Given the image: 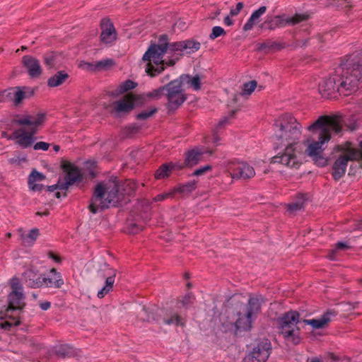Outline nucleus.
Instances as JSON below:
<instances>
[{"label": "nucleus", "mask_w": 362, "mask_h": 362, "mask_svg": "<svg viewBox=\"0 0 362 362\" xmlns=\"http://www.w3.org/2000/svg\"><path fill=\"white\" fill-rule=\"evenodd\" d=\"M267 11V7L265 6H261L259 9L255 11L247 23L243 26V30L245 31L250 30L254 25L255 24V21L263 15Z\"/></svg>", "instance_id": "obj_33"}, {"label": "nucleus", "mask_w": 362, "mask_h": 362, "mask_svg": "<svg viewBox=\"0 0 362 362\" xmlns=\"http://www.w3.org/2000/svg\"><path fill=\"white\" fill-rule=\"evenodd\" d=\"M226 31L220 26H215L212 28L211 33L209 35L211 40H214L221 35H225Z\"/></svg>", "instance_id": "obj_46"}, {"label": "nucleus", "mask_w": 362, "mask_h": 362, "mask_svg": "<svg viewBox=\"0 0 362 362\" xmlns=\"http://www.w3.org/2000/svg\"><path fill=\"white\" fill-rule=\"evenodd\" d=\"M54 353L59 358H71L79 356V351L69 344H59L54 348Z\"/></svg>", "instance_id": "obj_24"}, {"label": "nucleus", "mask_w": 362, "mask_h": 362, "mask_svg": "<svg viewBox=\"0 0 362 362\" xmlns=\"http://www.w3.org/2000/svg\"><path fill=\"white\" fill-rule=\"evenodd\" d=\"M11 291L8 296V306L5 311L0 312V327L10 330L20 325L19 313L25 306L23 287L18 278L10 281Z\"/></svg>", "instance_id": "obj_4"}, {"label": "nucleus", "mask_w": 362, "mask_h": 362, "mask_svg": "<svg viewBox=\"0 0 362 362\" xmlns=\"http://www.w3.org/2000/svg\"><path fill=\"white\" fill-rule=\"evenodd\" d=\"M28 346H32V347L35 348V349H40L42 348L41 344L37 343L35 340H33L32 339L28 340Z\"/></svg>", "instance_id": "obj_57"}, {"label": "nucleus", "mask_w": 362, "mask_h": 362, "mask_svg": "<svg viewBox=\"0 0 362 362\" xmlns=\"http://www.w3.org/2000/svg\"><path fill=\"white\" fill-rule=\"evenodd\" d=\"M137 95L134 97L125 96L122 100L115 101L110 105L103 104L105 110L112 114L119 115L121 113H128L134 107L135 104H139Z\"/></svg>", "instance_id": "obj_15"}, {"label": "nucleus", "mask_w": 362, "mask_h": 362, "mask_svg": "<svg viewBox=\"0 0 362 362\" xmlns=\"http://www.w3.org/2000/svg\"><path fill=\"white\" fill-rule=\"evenodd\" d=\"M165 92L168 109L170 111L177 110L187 99L185 90L182 88V83L178 79L173 80L165 85Z\"/></svg>", "instance_id": "obj_12"}, {"label": "nucleus", "mask_w": 362, "mask_h": 362, "mask_svg": "<svg viewBox=\"0 0 362 362\" xmlns=\"http://www.w3.org/2000/svg\"><path fill=\"white\" fill-rule=\"evenodd\" d=\"M305 200V197L300 195L296 201L288 204V211L291 213H295L300 210L303 208Z\"/></svg>", "instance_id": "obj_35"}, {"label": "nucleus", "mask_w": 362, "mask_h": 362, "mask_svg": "<svg viewBox=\"0 0 362 362\" xmlns=\"http://www.w3.org/2000/svg\"><path fill=\"white\" fill-rule=\"evenodd\" d=\"M196 188V182L191 181L177 187L175 191L183 194H188Z\"/></svg>", "instance_id": "obj_39"}, {"label": "nucleus", "mask_w": 362, "mask_h": 362, "mask_svg": "<svg viewBox=\"0 0 362 362\" xmlns=\"http://www.w3.org/2000/svg\"><path fill=\"white\" fill-rule=\"evenodd\" d=\"M147 313L148 312L146 308L143 307L141 309V313H140L141 319L147 321L153 320L158 322L162 320L163 324L168 325H173L175 326H184L185 325L184 319L175 313L168 312L163 309H158L157 310L156 316L152 314L151 315H148L146 317H145L144 315L147 314Z\"/></svg>", "instance_id": "obj_13"}, {"label": "nucleus", "mask_w": 362, "mask_h": 362, "mask_svg": "<svg viewBox=\"0 0 362 362\" xmlns=\"http://www.w3.org/2000/svg\"><path fill=\"white\" fill-rule=\"evenodd\" d=\"M45 120V114L42 112L37 115H29L16 120L19 125L29 126L28 130L21 128L15 131L12 138L21 147L25 148L30 146L34 142V135L37 132V127L42 124Z\"/></svg>", "instance_id": "obj_7"}, {"label": "nucleus", "mask_w": 362, "mask_h": 362, "mask_svg": "<svg viewBox=\"0 0 362 362\" xmlns=\"http://www.w3.org/2000/svg\"><path fill=\"white\" fill-rule=\"evenodd\" d=\"M139 127L136 124H132L125 129V134L127 136H131L137 133L139 130Z\"/></svg>", "instance_id": "obj_49"}, {"label": "nucleus", "mask_w": 362, "mask_h": 362, "mask_svg": "<svg viewBox=\"0 0 362 362\" xmlns=\"http://www.w3.org/2000/svg\"><path fill=\"white\" fill-rule=\"evenodd\" d=\"M349 247L344 243L339 242L336 244L335 248L331 251V252L329 255V258L331 259H334V255L339 250H345L348 249Z\"/></svg>", "instance_id": "obj_45"}, {"label": "nucleus", "mask_w": 362, "mask_h": 362, "mask_svg": "<svg viewBox=\"0 0 362 362\" xmlns=\"http://www.w3.org/2000/svg\"><path fill=\"white\" fill-rule=\"evenodd\" d=\"M165 91V85L163 86H160V88H158L157 89H154L148 93L137 95V99H138L139 103H145L146 101H147L148 100H150V99L157 100V99H159L161 97V95H163L164 94Z\"/></svg>", "instance_id": "obj_31"}, {"label": "nucleus", "mask_w": 362, "mask_h": 362, "mask_svg": "<svg viewBox=\"0 0 362 362\" xmlns=\"http://www.w3.org/2000/svg\"><path fill=\"white\" fill-rule=\"evenodd\" d=\"M194 300V297L192 293H187L182 299L180 300V303H182V306H188L191 305Z\"/></svg>", "instance_id": "obj_48"}, {"label": "nucleus", "mask_w": 362, "mask_h": 362, "mask_svg": "<svg viewBox=\"0 0 362 362\" xmlns=\"http://www.w3.org/2000/svg\"><path fill=\"white\" fill-rule=\"evenodd\" d=\"M49 147V144L44 141H39L37 142L34 145V149L35 150H42V151H47Z\"/></svg>", "instance_id": "obj_53"}, {"label": "nucleus", "mask_w": 362, "mask_h": 362, "mask_svg": "<svg viewBox=\"0 0 362 362\" xmlns=\"http://www.w3.org/2000/svg\"><path fill=\"white\" fill-rule=\"evenodd\" d=\"M11 93L8 89L0 91V103H6L10 101Z\"/></svg>", "instance_id": "obj_52"}, {"label": "nucleus", "mask_w": 362, "mask_h": 362, "mask_svg": "<svg viewBox=\"0 0 362 362\" xmlns=\"http://www.w3.org/2000/svg\"><path fill=\"white\" fill-rule=\"evenodd\" d=\"M45 179V176L42 173H39L36 170H33L29 175L28 184H32L37 181H42Z\"/></svg>", "instance_id": "obj_44"}, {"label": "nucleus", "mask_w": 362, "mask_h": 362, "mask_svg": "<svg viewBox=\"0 0 362 362\" xmlns=\"http://www.w3.org/2000/svg\"><path fill=\"white\" fill-rule=\"evenodd\" d=\"M211 169V166L209 165H205L204 167H202L199 169H197L194 171L192 173V175L194 176H200L204 174H205L206 172L209 171Z\"/></svg>", "instance_id": "obj_50"}, {"label": "nucleus", "mask_w": 362, "mask_h": 362, "mask_svg": "<svg viewBox=\"0 0 362 362\" xmlns=\"http://www.w3.org/2000/svg\"><path fill=\"white\" fill-rule=\"evenodd\" d=\"M272 345L267 339L258 340L255 344L250 356L253 362H266L271 354Z\"/></svg>", "instance_id": "obj_16"}, {"label": "nucleus", "mask_w": 362, "mask_h": 362, "mask_svg": "<svg viewBox=\"0 0 362 362\" xmlns=\"http://www.w3.org/2000/svg\"><path fill=\"white\" fill-rule=\"evenodd\" d=\"M346 125L345 119L341 115H323L318 117L307 127L310 132L305 144V153L315 162L324 165L326 160L322 156L326 144L333 135H340Z\"/></svg>", "instance_id": "obj_1"}, {"label": "nucleus", "mask_w": 362, "mask_h": 362, "mask_svg": "<svg viewBox=\"0 0 362 362\" xmlns=\"http://www.w3.org/2000/svg\"><path fill=\"white\" fill-rule=\"evenodd\" d=\"M61 166L65 173L64 180L60 185L62 190H67L70 186L82 181L83 175L74 164L69 161H63Z\"/></svg>", "instance_id": "obj_14"}, {"label": "nucleus", "mask_w": 362, "mask_h": 362, "mask_svg": "<svg viewBox=\"0 0 362 362\" xmlns=\"http://www.w3.org/2000/svg\"><path fill=\"white\" fill-rule=\"evenodd\" d=\"M334 151L337 156L332 174L335 180H339L345 175L349 161L362 160V153L349 142L336 146Z\"/></svg>", "instance_id": "obj_9"}, {"label": "nucleus", "mask_w": 362, "mask_h": 362, "mask_svg": "<svg viewBox=\"0 0 362 362\" xmlns=\"http://www.w3.org/2000/svg\"><path fill=\"white\" fill-rule=\"evenodd\" d=\"M61 185H62V182L59 181L57 185H51V186L47 187L48 190L49 192H54L57 189L62 190V188L60 187Z\"/></svg>", "instance_id": "obj_59"}, {"label": "nucleus", "mask_w": 362, "mask_h": 362, "mask_svg": "<svg viewBox=\"0 0 362 362\" xmlns=\"http://www.w3.org/2000/svg\"><path fill=\"white\" fill-rule=\"evenodd\" d=\"M39 235V230L37 228L32 229L26 235H22L24 242L33 243Z\"/></svg>", "instance_id": "obj_43"}, {"label": "nucleus", "mask_w": 362, "mask_h": 362, "mask_svg": "<svg viewBox=\"0 0 362 362\" xmlns=\"http://www.w3.org/2000/svg\"><path fill=\"white\" fill-rule=\"evenodd\" d=\"M127 186L129 182L117 180L98 183L95 187L88 206L90 212L96 214L99 210L108 208L110 205L115 206L125 194L129 193L126 189Z\"/></svg>", "instance_id": "obj_3"}, {"label": "nucleus", "mask_w": 362, "mask_h": 362, "mask_svg": "<svg viewBox=\"0 0 362 362\" xmlns=\"http://www.w3.org/2000/svg\"><path fill=\"white\" fill-rule=\"evenodd\" d=\"M172 195H173V192L160 194H158V195L156 196L153 198V201L154 202L163 201V200L165 199L168 197H172Z\"/></svg>", "instance_id": "obj_55"}, {"label": "nucleus", "mask_w": 362, "mask_h": 362, "mask_svg": "<svg viewBox=\"0 0 362 362\" xmlns=\"http://www.w3.org/2000/svg\"><path fill=\"white\" fill-rule=\"evenodd\" d=\"M262 298L250 296L247 303L243 305L237 312L238 318L235 322L236 330L249 331L254 320L261 311Z\"/></svg>", "instance_id": "obj_10"}, {"label": "nucleus", "mask_w": 362, "mask_h": 362, "mask_svg": "<svg viewBox=\"0 0 362 362\" xmlns=\"http://www.w3.org/2000/svg\"><path fill=\"white\" fill-rule=\"evenodd\" d=\"M156 112H157L156 108H152L150 110L143 111L136 115V119H141V120H145V119L149 118L150 117H151Z\"/></svg>", "instance_id": "obj_47"}, {"label": "nucleus", "mask_w": 362, "mask_h": 362, "mask_svg": "<svg viewBox=\"0 0 362 362\" xmlns=\"http://www.w3.org/2000/svg\"><path fill=\"white\" fill-rule=\"evenodd\" d=\"M200 42L194 40H187L184 41L173 42L171 45V52L177 55L182 56L184 54H190L200 49Z\"/></svg>", "instance_id": "obj_17"}, {"label": "nucleus", "mask_w": 362, "mask_h": 362, "mask_svg": "<svg viewBox=\"0 0 362 362\" xmlns=\"http://www.w3.org/2000/svg\"><path fill=\"white\" fill-rule=\"evenodd\" d=\"M171 45L172 43L169 42L168 36L162 35L159 37L158 43H153L149 46L142 57L144 61L147 62L145 70L148 75L151 77L156 76L165 69V65L170 66L175 64L179 57L168 61L163 59L165 54L173 53Z\"/></svg>", "instance_id": "obj_5"}, {"label": "nucleus", "mask_w": 362, "mask_h": 362, "mask_svg": "<svg viewBox=\"0 0 362 362\" xmlns=\"http://www.w3.org/2000/svg\"><path fill=\"white\" fill-rule=\"evenodd\" d=\"M85 65L86 66V69L90 70V71H97L96 69H94L95 65V62H94V63L87 62V63L85 64Z\"/></svg>", "instance_id": "obj_61"}, {"label": "nucleus", "mask_w": 362, "mask_h": 362, "mask_svg": "<svg viewBox=\"0 0 362 362\" xmlns=\"http://www.w3.org/2000/svg\"><path fill=\"white\" fill-rule=\"evenodd\" d=\"M203 153L204 152L198 148H194L186 152L185 162L182 165L183 167H193L202 159Z\"/></svg>", "instance_id": "obj_26"}, {"label": "nucleus", "mask_w": 362, "mask_h": 362, "mask_svg": "<svg viewBox=\"0 0 362 362\" xmlns=\"http://www.w3.org/2000/svg\"><path fill=\"white\" fill-rule=\"evenodd\" d=\"M51 303L49 301H45L40 304V307L43 310H47L50 308Z\"/></svg>", "instance_id": "obj_60"}, {"label": "nucleus", "mask_w": 362, "mask_h": 362, "mask_svg": "<svg viewBox=\"0 0 362 362\" xmlns=\"http://www.w3.org/2000/svg\"><path fill=\"white\" fill-rule=\"evenodd\" d=\"M257 87V81H251L248 83H245L243 86L242 92L240 93V95H250Z\"/></svg>", "instance_id": "obj_41"}, {"label": "nucleus", "mask_w": 362, "mask_h": 362, "mask_svg": "<svg viewBox=\"0 0 362 362\" xmlns=\"http://www.w3.org/2000/svg\"><path fill=\"white\" fill-rule=\"evenodd\" d=\"M136 86V83L131 80H127L122 83L115 91L112 92V95L115 96L119 95V94L134 88Z\"/></svg>", "instance_id": "obj_36"}, {"label": "nucleus", "mask_w": 362, "mask_h": 362, "mask_svg": "<svg viewBox=\"0 0 362 362\" xmlns=\"http://www.w3.org/2000/svg\"><path fill=\"white\" fill-rule=\"evenodd\" d=\"M100 40L105 44H110L116 40L117 33L110 19L103 18L100 23Z\"/></svg>", "instance_id": "obj_21"}, {"label": "nucleus", "mask_w": 362, "mask_h": 362, "mask_svg": "<svg viewBox=\"0 0 362 362\" xmlns=\"http://www.w3.org/2000/svg\"><path fill=\"white\" fill-rule=\"evenodd\" d=\"M361 85L347 62L344 61L334 73L319 84V92L326 98H335L337 93L345 96L355 93Z\"/></svg>", "instance_id": "obj_2"}, {"label": "nucleus", "mask_w": 362, "mask_h": 362, "mask_svg": "<svg viewBox=\"0 0 362 362\" xmlns=\"http://www.w3.org/2000/svg\"><path fill=\"white\" fill-rule=\"evenodd\" d=\"M50 273L54 274V278H47L43 276L42 286H45L46 287L49 288H60L64 284V281L62 279V276L59 273L57 272L55 269H52L50 270Z\"/></svg>", "instance_id": "obj_27"}, {"label": "nucleus", "mask_w": 362, "mask_h": 362, "mask_svg": "<svg viewBox=\"0 0 362 362\" xmlns=\"http://www.w3.org/2000/svg\"><path fill=\"white\" fill-rule=\"evenodd\" d=\"M337 315V311L329 309L318 319L303 320V322L306 325H311L314 329H321L327 326Z\"/></svg>", "instance_id": "obj_20"}, {"label": "nucleus", "mask_w": 362, "mask_h": 362, "mask_svg": "<svg viewBox=\"0 0 362 362\" xmlns=\"http://www.w3.org/2000/svg\"><path fill=\"white\" fill-rule=\"evenodd\" d=\"M58 57H59V54L57 52H51L46 53L43 56L44 63L49 68H52L58 62V61H57Z\"/></svg>", "instance_id": "obj_37"}, {"label": "nucleus", "mask_w": 362, "mask_h": 362, "mask_svg": "<svg viewBox=\"0 0 362 362\" xmlns=\"http://www.w3.org/2000/svg\"><path fill=\"white\" fill-rule=\"evenodd\" d=\"M49 257L52 259H53L54 260H55L56 262H61V259L59 257L55 255L53 252H49V254H48Z\"/></svg>", "instance_id": "obj_63"}, {"label": "nucleus", "mask_w": 362, "mask_h": 362, "mask_svg": "<svg viewBox=\"0 0 362 362\" xmlns=\"http://www.w3.org/2000/svg\"><path fill=\"white\" fill-rule=\"evenodd\" d=\"M22 64L32 78H39L42 74V69L40 61L33 56L25 55L23 57Z\"/></svg>", "instance_id": "obj_19"}, {"label": "nucleus", "mask_w": 362, "mask_h": 362, "mask_svg": "<svg viewBox=\"0 0 362 362\" xmlns=\"http://www.w3.org/2000/svg\"><path fill=\"white\" fill-rule=\"evenodd\" d=\"M117 271L115 269L108 268L107 274L109 276L106 278L105 285L102 289L98 292V297L103 298L106 294H107L112 288L115 283V278L116 276Z\"/></svg>", "instance_id": "obj_28"}, {"label": "nucleus", "mask_w": 362, "mask_h": 362, "mask_svg": "<svg viewBox=\"0 0 362 362\" xmlns=\"http://www.w3.org/2000/svg\"><path fill=\"white\" fill-rule=\"evenodd\" d=\"M224 23L227 25H232L233 24V21L230 18V16H227L224 18Z\"/></svg>", "instance_id": "obj_62"}, {"label": "nucleus", "mask_w": 362, "mask_h": 362, "mask_svg": "<svg viewBox=\"0 0 362 362\" xmlns=\"http://www.w3.org/2000/svg\"><path fill=\"white\" fill-rule=\"evenodd\" d=\"M30 188L34 191V192H40L42 188H43V185H41V184H37L35 182L34 183H30V184H28Z\"/></svg>", "instance_id": "obj_56"}, {"label": "nucleus", "mask_w": 362, "mask_h": 362, "mask_svg": "<svg viewBox=\"0 0 362 362\" xmlns=\"http://www.w3.org/2000/svg\"><path fill=\"white\" fill-rule=\"evenodd\" d=\"M182 85L183 83L187 84L189 87L192 88L194 90H199L201 89V76L199 75H195L191 76L189 74H182L178 78Z\"/></svg>", "instance_id": "obj_30"}, {"label": "nucleus", "mask_w": 362, "mask_h": 362, "mask_svg": "<svg viewBox=\"0 0 362 362\" xmlns=\"http://www.w3.org/2000/svg\"><path fill=\"white\" fill-rule=\"evenodd\" d=\"M268 43H269V49H271V48H276L277 49H282L284 47L283 45H281L279 43L275 42H268Z\"/></svg>", "instance_id": "obj_58"}, {"label": "nucleus", "mask_w": 362, "mask_h": 362, "mask_svg": "<svg viewBox=\"0 0 362 362\" xmlns=\"http://www.w3.org/2000/svg\"><path fill=\"white\" fill-rule=\"evenodd\" d=\"M285 24H286V19H283L281 16H276L273 18L266 21L262 24V27L272 30L276 28L284 27Z\"/></svg>", "instance_id": "obj_34"}, {"label": "nucleus", "mask_w": 362, "mask_h": 362, "mask_svg": "<svg viewBox=\"0 0 362 362\" xmlns=\"http://www.w3.org/2000/svg\"><path fill=\"white\" fill-rule=\"evenodd\" d=\"M27 285L31 288H40L42 286L43 276L38 274L33 269L27 270L23 273Z\"/></svg>", "instance_id": "obj_25"}, {"label": "nucleus", "mask_w": 362, "mask_h": 362, "mask_svg": "<svg viewBox=\"0 0 362 362\" xmlns=\"http://www.w3.org/2000/svg\"><path fill=\"white\" fill-rule=\"evenodd\" d=\"M309 18V15L305 13H296L293 16L286 19V23L292 25L305 21Z\"/></svg>", "instance_id": "obj_38"}, {"label": "nucleus", "mask_w": 362, "mask_h": 362, "mask_svg": "<svg viewBox=\"0 0 362 362\" xmlns=\"http://www.w3.org/2000/svg\"><path fill=\"white\" fill-rule=\"evenodd\" d=\"M143 228H144V226L140 223H135L133 221H128L127 231L129 233H132V234L138 233L139 231L142 230Z\"/></svg>", "instance_id": "obj_42"}, {"label": "nucleus", "mask_w": 362, "mask_h": 362, "mask_svg": "<svg viewBox=\"0 0 362 362\" xmlns=\"http://www.w3.org/2000/svg\"><path fill=\"white\" fill-rule=\"evenodd\" d=\"M299 146H285L284 150L271 159V163L281 164L291 169L297 170L302 164L301 151Z\"/></svg>", "instance_id": "obj_11"}, {"label": "nucleus", "mask_w": 362, "mask_h": 362, "mask_svg": "<svg viewBox=\"0 0 362 362\" xmlns=\"http://www.w3.org/2000/svg\"><path fill=\"white\" fill-rule=\"evenodd\" d=\"M243 4L242 2H238L236 4V7L235 8L230 9V16H237L240 13V11L243 9Z\"/></svg>", "instance_id": "obj_54"}, {"label": "nucleus", "mask_w": 362, "mask_h": 362, "mask_svg": "<svg viewBox=\"0 0 362 362\" xmlns=\"http://www.w3.org/2000/svg\"><path fill=\"white\" fill-rule=\"evenodd\" d=\"M8 92L11 93L10 101H13L16 106L20 105L25 98L33 94V91L30 90V88L25 86L11 88L8 89Z\"/></svg>", "instance_id": "obj_23"}, {"label": "nucleus", "mask_w": 362, "mask_h": 362, "mask_svg": "<svg viewBox=\"0 0 362 362\" xmlns=\"http://www.w3.org/2000/svg\"><path fill=\"white\" fill-rule=\"evenodd\" d=\"M300 315L297 311L290 310L277 320L279 334L289 344L298 345L302 340L300 335Z\"/></svg>", "instance_id": "obj_8"}, {"label": "nucleus", "mask_w": 362, "mask_h": 362, "mask_svg": "<svg viewBox=\"0 0 362 362\" xmlns=\"http://www.w3.org/2000/svg\"><path fill=\"white\" fill-rule=\"evenodd\" d=\"M182 165L172 163L163 164L156 172L155 177L156 179H163L168 177L170 175L172 170L182 169Z\"/></svg>", "instance_id": "obj_29"}, {"label": "nucleus", "mask_w": 362, "mask_h": 362, "mask_svg": "<svg viewBox=\"0 0 362 362\" xmlns=\"http://www.w3.org/2000/svg\"><path fill=\"white\" fill-rule=\"evenodd\" d=\"M69 78V75L66 72L59 71L48 79L47 85L49 87H57L63 84Z\"/></svg>", "instance_id": "obj_32"}, {"label": "nucleus", "mask_w": 362, "mask_h": 362, "mask_svg": "<svg viewBox=\"0 0 362 362\" xmlns=\"http://www.w3.org/2000/svg\"><path fill=\"white\" fill-rule=\"evenodd\" d=\"M274 134L284 146H299L302 126L295 117L285 114L275 120Z\"/></svg>", "instance_id": "obj_6"}, {"label": "nucleus", "mask_w": 362, "mask_h": 362, "mask_svg": "<svg viewBox=\"0 0 362 362\" xmlns=\"http://www.w3.org/2000/svg\"><path fill=\"white\" fill-rule=\"evenodd\" d=\"M345 60L361 84L362 52L353 53L352 54L349 55Z\"/></svg>", "instance_id": "obj_22"}, {"label": "nucleus", "mask_w": 362, "mask_h": 362, "mask_svg": "<svg viewBox=\"0 0 362 362\" xmlns=\"http://www.w3.org/2000/svg\"><path fill=\"white\" fill-rule=\"evenodd\" d=\"M235 112H236V110H233L230 112V115L228 117H225L222 118L218 123L217 128L221 129L222 127H223L228 122V120L234 116Z\"/></svg>", "instance_id": "obj_51"}, {"label": "nucleus", "mask_w": 362, "mask_h": 362, "mask_svg": "<svg viewBox=\"0 0 362 362\" xmlns=\"http://www.w3.org/2000/svg\"><path fill=\"white\" fill-rule=\"evenodd\" d=\"M8 163L10 164H14V163L20 164V160L18 158H11L8 159Z\"/></svg>", "instance_id": "obj_64"}, {"label": "nucleus", "mask_w": 362, "mask_h": 362, "mask_svg": "<svg viewBox=\"0 0 362 362\" xmlns=\"http://www.w3.org/2000/svg\"><path fill=\"white\" fill-rule=\"evenodd\" d=\"M115 62L111 59H106L101 61L95 62V65L94 69H96L97 71L102 70H107L110 67L113 66Z\"/></svg>", "instance_id": "obj_40"}, {"label": "nucleus", "mask_w": 362, "mask_h": 362, "mask_svg": "<svg viewBox=\"0 0 362 362\" xmlns=\"http://www.w3.org/2000/svg\"><path fill=\"white\" fill-rule=\"evenodd\" d=\"M233 178L236 179H250L255 175V171L253 167L250 166L247 163H238L233 164L228 168Z\"/></svg>", "instance_id": "obj_18"}]
</instances>
